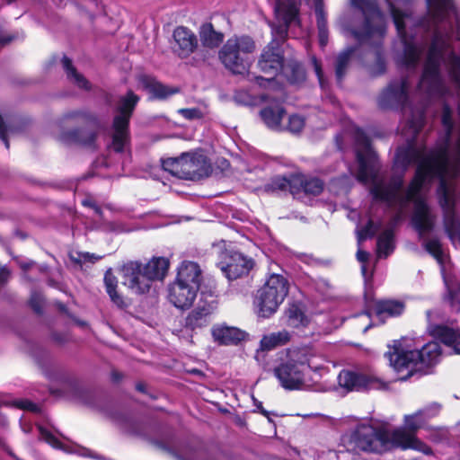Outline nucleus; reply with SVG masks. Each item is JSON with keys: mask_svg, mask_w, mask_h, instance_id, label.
<instances>
[{"mask_svg": "<svg viewBox=\"0 0 460 460\" xmlns=\"http://www.w3.org/2000/svg\"><path fill=\"white\" fill-rule=\"evenodd\" d=\"M244 104H245V105H252V103L245 102Z\"/></svg>", "mask_w": 460, "mask_h": 460, "instance_id": "nucleus-58", "label": "nucleus"}, {"mask_svg": "<svg viewBox=\"0 0 460 460\" xmlns=\"http://www.w3.org/2000/svg\"><path fill=\"white\" fill-rule=\"evenodd\" d=\"M371 327V324H368L367 327H365L364 332H367Z\"/></svg>", "mask_w": 460, "mask_h": 460, "instance_id": "nucleus-55", "label": "nucleus"}, {"mask_svg": "<svg viewBox=\"0 0 460 460\" xmlns=\"http://www.w3.org/2000/svg\"><path fill=\"white\" fill-rule=\"evenodd\" d=\"M62 139L65 140V141H78L84 145H92V143L93 142L94 140V135H91L90 136V138L87 139V140H84V139H81L79 137H78V133L77 132H73L69 135H66V136H63L62 137Z\"/></svg>", "mask_w": 460, "mask_h": 460, "instance_id": "nucleus-43", "label": "nucleus"}, {"mask_svg": "<svg viewBox=\"0 0 460 460\" xmlns=\"http://www.w3.org/2000/svg\"><path fill=\"white\" fill-rule=\"evenodd\" d=\"M201 279L202 271L199 265L191 261H183L178 267L174 281L199 288Z\"/></svg>", "mask_w": 460, "mask_h": 460, "instance_id": "nucleus-16", "label": "nucleus"}, {"mask_svg": "<svg viewBox=\"0 0 460 460\" xmlns=\"http://www.w3.org/2000/svg\"><path fill=\"white\" fill-rule=\"evenodd\" d=\"M13 40V37L4 36V31L0 28V45H5L9 42H11ZM18 131V126L15 121L13 119H7L6 120H4L2 116L0 115V138L4 143L6 148H9V141L8 138L12 136H13Z\"/></svg>", "mask_w": 460, "mask_h": 460, "instance_id": "nucleus-23", "label": "nucleus"}, {"mask_svg": "<svg viewBox=\"0 0 460 460\" xmlns=\"http://www.w3.org/2000/svg\"><path fill=\"white\" fill-rule=\"evenodd\" d=\"M181 156L177 158H168L163 161V168L171 174L178 177V172L181 171Z\"/></svg>", "mask_w": 460, "mask_h": 460, "instance_id": "nucleus-40", "label": "nucleus"}, {"mask_svg": "<svg viewBox=\"0 0 460 460\" xmlns=\"http://www.w3.org/2000/svg\"><path fill=\"white\" fill-rule=\"evenodd\" d=\"M170 261L164 257H154L146 264H142V270L147 279L142 282V288L147 287V282L155 280H162L166 276L169 269Z\"/></svg>", "mask_w": 460, "mask_h": 460, "instance_id": "nucleus-17", "label": "nucleus"}, {"mask_svg": "<svg viewBox=\"0 0 460 460\" xmlns=\"http://www.w3.org/2000/svg\"><path fill=\"white\" fill-rule=\"evenodd\" d=\"M63 67L66 70V76L71 83L82 89H88V81L73 67L71 60L64 57L62 59Z\"/></svg>", "mask_w": 460, "mask_h": 460, "instance_id": "nucleus-31", "label": "nucleus"}, {"mask_svg": "<svg viewBox=\"0 0 460 460\" xmlns=\"http://www.w3.org/2000/svg\"><path fill=\"white\" fill-rule=\"evenodd\" d=\"M13 0H8V2H12Z\"/></svg>", "mask_w": 460, "mask_h": 460, "instance_id": "nucleus-59", "label": "nucleus"}, {"mask_svg": "<svg viewBox=\"0 0 460 460\" xmlns=\"http://www.w3.org/2000/svg\"><path fill=\"white\" fill-rule=\"evenodd\" d=\"M405 305L402 302L397 300H382L375 305V314L379 319L385 317H395L401 315L404 311Z\"/></svg>", "mask_w": 460, "mask_h": 460, "instance_id": "nucleus-22", "label": "nucleus"}, {"mask_svg": "<svg viewBox=\"0 0 460 460\" xmlns=\"http://www.w3.org/2000/svg\"><path fill=\"white\" fill-rule=\"evenodd\" d=\"M83 204H84V206L90 205V203H89L88 201H86V200H84V201H83Z\"/></svg>", "mask_w": 460, "mask_h": 460, "instance_id": "nucleus-56", "label": "nucleus"}, {"mask_svg": "<svg viewBox=\"0 0 460 460\" xmlns=\"http://www.w3.org/2000/svg\"><path fill=\"white\" fill-rule=\"evenodd\" d=\"M83 258L84 260L92 261V259L98 260L100 257H95L93 254H90L88 252L83 254Z\"/></svg>", "mask_w": 460, "mask_h": 460, "instance_id": "nucleus-52", "label": "nucleus"}, {"mask_svg": "<svg viewBox=\"0 0 460 460\" xmlns=\"http://www.w3.org/2000/svg\"><path fill=\"white\" fill-rule=\"evenodd\" d=\"M385 69V65L383 58L378 54L376 57V63L375 66L371 67L370 72L374 75H381Z\"/></svg>", "mask_w": 460, "mask_h": 460, "instance_id": "nucleus-45", "label": "nucleus"}, {"mask_svg": "<svg viewBox=\"0 0 460 460\" xmlns=\"http://www.w3.org/2000/svg\"><path fill=\"white\" fill-rule=\"evenodd\" d=\"M123 284L135 294H145L149 291L152 282H147V287L142 288V282L147 277L142 270V263L138 261H129L122 267Z\"/></svg>", "mask_w": 460, "mask_h": 460, "instance_id": "nucleus-12", "label": "nucleus"}, {"mask_svg": "<svg viewBox=\"0 0 460 460\" xmlns=\"http://www.w3.org/2000/svg\"><path fill=\"white\" fill-rule=\"evenodd\" d=\"M290 340L288 332L283 330L278 332H272L264 335L261 340V349L263 350H270L279 346L287 344Z\"/></svg>", "mask_w": 460, "mask_h": 460, "instance_id": "nucleus-26", "label": "nucleus"}, {"mask_svg": "<svg viewBox=\"0 0 460 460\" xmlns=\"http://www.w3.org/2000/svg\"><path fill=\"white\" fill-rule=\"evenodd\" d=\"M261 118L264 124L270 129L282 130L284 127L281 120L285 115V110L281 103L274 102L264 107L260 111Z\"/></svg>", "mask_w": 460, "mask_h": 460, "instance_id": "nucleus-20", "label": "nucleus"}, {"mask_svg": "<svg viewBox=\"0 0 460 460\" xmlns=\"http://www.w3.org/2000/svg\"><path fill=\"white\" fill-rule=\"evenodd\" d=\"M178 112L186 119H201L203 114L201 111L198 108H190V109H180Z\"/></svg>", "mask_w": 460, "mask_h": 460, "instance_id": "nucleus-42", "label": "nucleus"}, {"mask_svg": "<svg viewBox=\"0 0 460 460\" xmlns=\"http://www.w3.org/2000/svg\"><path fill=\"white\" fill-rule=\"evenodd\" d=\"M433 335L441 340V341L454 349V350L460 354V331L445 326H437L432 332Z\"/></svg>", "mask_w": 460, "mask_h": 460, "instance_id": "nucleus-24", "label": "nucleus"}, {"mask_svg": "<svg viewBox=\"0 0 460 460\" xmlns=\"http://www.w3.org/2000/svg\"><path fill=\"white\" fill-rule=\"evenodd\" d=\"M104 283L111 301L119 307H122L124 305L123 298L116 291L117 279L110 270L104 276Z\"/></svg>", "mask_w": 460, "mask_h": 460, "instance_id": "nucleus-34", "label": "nucleus"}, {"mask_svg": "<svg viewBox=\"0 0 460 460\" xmlns=\"http://www.w3.org/2000/svg\"><path fill=\"white\" fill-rule=\"evenodd\" d=\"M139 84L150 95L151 99H165L178 93L177 88L164 85L148 75L140 76Z\"/></svg>", "mask_w": 460, "mask_h": 460, "instance_id": "nucleus-19", "label": "nucleus"}, {"mask_svg": "<svg viewBox=\"0 0 460 460\" xmlns=\"http://www.w3.org/2000/svg\"><path fill=\"white\" fill-rule=\"evenodd\" d=\"M376 229L374 226V223L372 221H368L366 226L357 230L358 243H360L361 242L365 241L367 238L373 237L376 234Z\"/></svg>", "mask_w": 460, "mask_h": 460, "instance_id": "nucleus-41", "label": "nucleus"}, {"mask_svg": "<svg viewBox=\"0 0 460 460\" xmlns=\"http://www.w3.org/2000/svg\"><path fill=\"white\" fill-rule=\"evenodd\" d=\"M293 181H299L303 190L311 195H318L323 190V183L317 178H294Z\"/></svg>", "mask_w": 460, "mask_h": 460, "instance_id": "nucleus-35", "label": "nucleus"}, {"mask_svg": "<svg viewBox=\"0 0 460 460\" xmlns=\"http://www.w3.org/2000/svg\"><path fill=\"white\" fill-rule=\"evenodd\" d=\"M16 406L20 409L30 411L32 412L40 411V407L29 400H22L16 402Z\"/></svg>", "mask_w": 460, "mask_h": 460, "instance_id": "nucleus-44", "label": "nucleus"}, {"mask_svg": "<svg viewBox=\"0 0 460 460\" xmlns=\"http://www.w3.org/2000/svg\"><path fill=\"white\" fill-rule=\"evenodd\" d=\"M305 352H306V355L311 358H314V364H321L322 365V369L320 371H314V373H318V374H322V372L323 371L324 369V366H323V362L324 360L321 358V357H318L314 354H313L312 352L306 350V349H304Z\"/></svg>", "mask_w": 460, "mask_h": 460, "instance_id": "nucleus-49", "label": "nucleus"}, {"mask_svg": "<svg viewBox=\"0 0 460 460\" xmlns=\"http://www.w3.org/2000/svg\"><path fill=\"white\" fill-rule=\"evenodd\" d=\"M408 79L392 82L380 94L378 105L383 109L402 106L405 125L402 134L407 146L397 149L394 162L398 167L418 164L416 174L408 189H402V177L394 178L388 184L378 176L376 155L372 150L368 137L359 128L354 130L358 170V181L371 185V193L376 200L386 203L397 211L394 221L401 220L411 202L414 204L412 224L420 237L432 230L435 217L425 201L426 192L433 180H438V203L443 210L444 227L450 238L460 242V128L452 122V111L445 105L442 123L446 137L435 149L428 151L415 142V137L423 125V108L417 110L407 106Z\"/></svg>", "mask_w": 460, "mask_h": 460, "instance_id": "nucleus-1", "label": "nucleus"}, {"mask_svg": "<svg viewBox=\"0 0 460 460\" xmlns=\"http://www.w3.org/2000/svg\"><path fill=\"white\" fill-rule=\"evenodd\" d=\"M299 6L300 0H277L275 14L279 24L271 26L273 40L264 49L258 62L260 69L265 74L277 75L283 68L279 41L286 39L291 24L300 26Z\"/></svg>", "mask_w": 460, "mask_h": 460, "instance_id": "nucleus-3", "label": "nucleus"}, {"mask_svg": "<svg viewBox=\"0 0 460 460\" xmlns=\"http://www.w3.org/2000/svg\"><path fill=\"white\" fill-rule=\"evenodd\" d=\"M353 52H354V49L349 48V49H347L345 51L341 52L338 56L337 62H336V76H337L338 81H341V79L344 75L345 70L348 66L349 58Z\"/></svg>", "mask_w": 460, "mask_h": 460, "instance_id": "nucleus-36", "label": "nucleus"}, {"mask_svg": "<svg viewBox=\"0 0 460 460\" xmlns=\"http://www.w3.org/2000/svg\"><path fill=\"white\" fill-rule=\"evenodd\" d=\"M199 288L173 281L168 288V299L177 308L189 309L197 297Z\"/></svg>", "mask_w": 460, "mask_h": 460, "instance_id": "nucleus-13", "label": "nucleus"}, {"mask_svg": "<svg viewBox=\"0 0 460 460\" xmlns=\"http://www.w3.org/2000/svg\"><path fill=\"white\" fill-rule=\"evenodd\" d=\"M288 281L283 275L270 274L255 295L253 305L256 314L262 318L274 314L288 296Z\"/></svg>", "mask_w": 460, "mask_h": 460, "instance_id": "nucleus-6", "label": "nucleus"}, {"mask_svg": "<svg viewBox=\"0 0 460 460\" xmlns=\"http://www.w3.org/2000/svg\"><path fill=\"white\" fill-rule=\"evenodd\" d=\"M434 414L429 409L419 410L413 414L404 416V426L409 431H415L421 428Z\"/></svg>", "mask_w": 460, "mask_h": 460, "instance_id": "nucleus-25", "label": "nucleus"}, {"mask_svg": "<svg viewBox=\"0 0 460 460\" xmlns=\"http://www.w3.org/2000/svg\"><path fill=\"white\" fill-rule=\"evenodd\" d=\"M252 267L253 261L237 252H230L226 261L220 262L221 270L231 280L248 275Z\"/></svg>", "mask_w": 460, "mask_h": 460, "instance_id": "nucleus-11", "label": "nucleus"}, {"mask_svg": "<svg viewBox=\"0 0 460 460\" xmlns=\"http://www.w3.org/2000/svg\"><path fill=\"white\" fill-rule=\"evenodd\" d=\"M274 184L279 190H286L291 185V181L287 178H279L275 180Z\"/></svg>", "mask_w": 460, "mask_h": 460, "instance_id": "nucleus-48", "label": "nucleus"}, {"mask_svg": "<svg viewBox=\"0 0 460 460\" xmlns=\"http://www.w3.org/2000/svg\"><path fill=\"white\" fill-rule=\"evenodd\" d=\"M255 50L254 41L248 36L227 40L219 51L223 65L234 74H243L250 66L249 56Z\"/></svg>", "mask_w": 460, "mask_h": 460, "instance_id": "nucleus-8", "label": "nucleus"}, {"mask_svg": "<svg viewBox=\"0 0 460 460\" xmlns=\"http://www.w3.org/2000/svg\"><path fill=\"white\" fill-rule=\"evenodd\" d=\"M287 315L289 324L294 327L305 323V317L300 308L296 305H291L287 311Z\"/></svg>", "mask_w": 460, "mask_h": 460, "instance_id": "nucleus-38", "label": "nucleus"}, {"mask_svg": "<svg viewBox=\"0 0 460 460\" xmlns=\"http://www.w3.org/2000/svg\"><path fill=\"white\" fill-rule=\"evenodd\" d=\"M41 303H42V298L40 295L34 294L31 296V305L32 308L38 313L40 312V310H41Z\"/></svg>", "mask_w": 460, "mask_h": 460, "instance_id": "nucleus-47", "label": "nucleus"}, {"mask_svg": "<svg viewBox=\"0 0 460 460\" xmlns=\"http://www.w3.org/2000/svg\"><path fill=\"white\" fill-rule=\"evenodd\" d=\"M361 270H362V273H363L364 277H366V271H367V267H366V265H362V267H361Z\"/></svg>", "mask_w": 460, "mask_h": 460, "instance_id": "nucleus-54", "label": "nucleus"}, {"mask_svg": "<svg viewBox=\"0 0 460 460\" xmlns=\"http://www.w3.org/2000/svg\"><path fill=\"white\" fill-rule=\"evenodd\" d=\"M40 438L46 441L54 448L61 449L66 453L77 454L83 456L93 457L89 449L74 443H63L53 434L42 427H39Z\"/></svg>", "mask_w": 460, "mask_h": 460, "instance_id": "nucleus-18", "label": "nucleus"}, {"mask_svg": "<svg viewBox=\"0 0 460 460\" xmlns=\"http://www.w3.org/2000/svg\"><path fill=\"white\" fill-rule=\"evenodd\" d=\"M321 364H314L305 350H294L286 361L274 368V376L285 390H303L309 388L314 380L310 371H320Z\"/></svg>", "mask_w": 460, "mask_h": 460, "instance_id": "nucleus-5", "label": "nucleus"}, {"mask_svg": "<svg viewBox=\"0 0 460 460\" xmlns=\"http://www.w3.org/2000/svg\"><path fill=\"white\" fill-rule=\"evenodd\" d=\"M256 83L261 86H266V84H272V78H263L261 76L255 77Z\"/></svg>", "mask_w": 460, "mask_h": 460, "instance_id": "nucleus-50", "label": "nucleus"}, {"mask_svg": "<svg viewBox=\"0 0 460 460\" xmlns=\"http://www.w3.org/2000/svg\"><path fill=\"white\" fill-rule=\"evenodd\" d=\"M211 332L214 340L224 345L236 343L243 337V333L237 328L225 325L214 326Z\"/></svg>", "mask_w": 460, "mask_h": 460, "instance_id": "nucleus-21", "label": "nucleus"}, {"mask_svg": "<svg viewBox=\"0 0 460 460\" xmlns=\"http://www.w3.org/2000/svg\"><path fill=\"white\" fill-rule=\"evenodd\" d=\"M337 379L339 385L347 391L385 390L387 388V384L374 375L347 369L341 371Z\"/></svg>", "mask_w": 460, "mask_h": 460, "instance_id": "nucleus-10", "label": "nucleus"}, {"mask_svg": "<svg viewBox=\"0 0 460 460\" xmlns=\"http://www.w3.org/2000/svg\"><path fill=\"white\" fill-rule=\"evenodd\" d=\"M172 49L181 58H188L198 47L193 31L184 26L177 27L172 33Z\"/></svg>", "mask_w": 460, "mask_h": 460, "instance_id": "nucleus-14", "label": "nucleus"}, {"mask_svg": "<svg viewBox=\"0 0 460 460\" xmlns=\"http://www.w3.org/2000/svg\"><path fill=\"white\" fill-rule=\"evenodd\" d=\"M407 341H395L385 356L398 374L399 380H406L418 369L419 365L430 366L441 356V348L437 341L428 342L421 349H412Z\"/></svg>", "mask_w": 460, "mask_h": 460, "instance_id": "nucleus-4", "label": "nucleus"}, {"mask_svg": "<svg viewBox=\"0 0 460 460\" xmlns=\"http://www.w3.org/2000/svg\"><path fill=\"white\" fill-rule=\"evenodd\" d=\"M445 285L448 290V299L452 307L460 309V286L450 284L447 275L443 276Z\"/></svg>", "mask_w": 460, "mask_h": 460, "instance_id": "nucleus-37", "label": "nucleus"}, {"mask_svg": "<svg viewBox=\"0 0 460 460\" xmlns=\"http://www.w3.org/2000/svg\"><path fill=\"white\" fill-rule=\"evenodd\" d=\"M8 275V271L3 268V269H0V281L1 280H4Z\"/></svg>", "mask_w": 460, "mask_h": 460, "instance_id": "nucleus-53", "label": "nucleus"}, {"mask_svg": "<svg viewBox=\"0 0 460 460\" xmlns=\"http://www.w3.org/2000/svg\"><path fill=\"white\" fill-rule=\"evenodd\" d=\"M138 97L132 92L122 97L119 102L111 130V145L115 152L126 151L129 144L128 122Z\"/></svg>", "mask_w": 460, "mask_h": 460, "instance_id": "nucleus-9", "label": "nucleus"}, {"mask_svg": "<svg viewBox=\"0 0 460 460\" xmlns=\"http://www.w3.org/2000/svg\"><path fill=\"white\" fill-rule=\"evenodd\" d=\"M425 249L429 252L439 263L441 267L442 276L446 274L447 255L444 253L439 241L437 239L427 240L424 243Z\"/></svg>", "mask_w": 460, "mask_h": 460, "instance_id": "nucleus-30", "label": "nucleus"}, {"mask_svg": "<svg viewBox=\"0 0 460 460\" xmlns=\"http://www.w3.org/2000/svg\"><path fill=\"white\" fill-rule=\"evenodd\" d=\"M311 61H312V64L314 66V72H315V74H316V75L318 77L320 85L322 87H323V71H322V68H321V65H320V63L318 62V60L316 59L315 57H313Z\"/></svg>", "mask_w": 460, "mask_h": 460, "instance_id": "nucleus-46", "label": "nucleus"}, {"mask_svg": "<svg viewBox=\"0 0 460 460\" xmlns=\"http://www.w3.org/2000/svg\"><path fill=\"white\" fill-rule=\"evenodd\" d=\"M352 5L359 9L365 22L361 31H351L352 36L360 43L379 45L386 32V21L377 8L375 0H350Z\"/></svg>", "mask_w": 460, "mask_h": 460, "instance_id": "nucleus-7", "label": "nucleus"}, {"mask_svg": "<svg viewBox=\"0 0 460 460\" xmlns=\"http://www.w3.org/2000/svg\"><path fill=\"white\" fill-rule=\"evenodd\" d=\"M394 233L391 229L385 230L378 238L377 253L379 257H386L394 251Z\"/></svg>", "mask_w": 460, "mask_h": 460, "instance_id": "nucleus-33", "label": "nucleus"}, {"mask_svg": "<svg viewBox=\"0 0 460 460\" xmlns=\"http://www.w3.org/2000/svg\"><path fill=\"white\" fill-rule=\"evenodd\" d=\"M200 40L204 46L215 48L222 42L223 35L217 32L210 24H206L201 27Z\"/></svg>", "mask_w": 460, "mask_h": 460, "instance_id": "nucleus-32", "label": "nucleus"}, {"mask_svg": "<svg viewBox=\"0 0 460 460\" xmlns=\"http://www.w3.org/2000/svg\"><path fill=\"white\" fill-rule=\"evenodd\" d=\"M137 389L140 391H143V386L139 385H137Z\"/></svg>", "mask_w": 460, "mask_h": 460, "instance_id": "nucleus-57", "label": "nucleus"}, {"mask_svg": "<svg viewBox=\"0 0 460 460\" xmlns=\"http://www.w3.org/2000/svg\"><path fill=\"white\" fill-rule=\"evenodd\" d=\"M217 295L215 290L206 289L201 291L199 303L196 307L199 310H204L205 312L213 314L217 310Z\"/></svg>", "mask_w": 460, "mask_h": 460, "instance_id": "nucleus-29", "label": "nucleus"}, {"mask_svg": "<svg viewBox=\"0 0 460 460\" xmlns=\"http://www.w3.org/2000/svg\"><path fill=\"white\" fill-rule=\"evenodd\" d=\"M315 13L317 17L318 37L321 47L326 46L328 42V30L325 13L323 9L322 0H314Z\"/></svg>", "mask_w": 460, "mask_h": 460, "instance_id": "nucleus-28", "label": "nucleus"}, {"mask_svg": "<svg viewBox=\"0 0 460 460\" xmlns=\"http://www.w3.org/2000/svg\"><path fill=\"white\" fill-rule=\"evenodd\" d=\"M305 127V119L300 115H291L288 118V124L287 129L292 133L300 132Z\"/></svg>", "mask_w": 460, "mask_h": 460, "instance_id": "nucleus-39", "label": "nucleus"}, {"mask_svg": "<svg viewBox=\"0 0 460 460\" xmlns=\"http://www.w3.org/2000/svg\"><path fill=\"white\" fill-rule=\"evenodd\" d=\"M357 258L360 262L365 263L368 259V253L364 251L358 250L357 252Z\"/></svg>", "mask_w": 460, "mask_h": 460, "instance_id": "nucleus-51", "label": "nucleus"}, {"mask_svg": "<svg viewBox=\"0 0 460 460\" xmlns=\"http://www.w3.org/2000/svg\"><path fill=\"white\" fill-rule=\"evenodd\" d=\"M212 314L195 308L186 317V326L191 330L206 327L210 323Z\"/></svg>", "mask_w": 460, "mask_h": 460, "instance_id": "nucleus-27", "label": "nucleus"}, {"mask_svg": "<svg viewBox=\"0 0 460 460\" xmlns=\"http://www.w3.org/2000/svg\"><path fill=\"white\" fill-rule=\"evenodd\" d=\"M181 161L178 178L193 180L199 177L206 169V156L201 154H183Z\"/></svg>", "mask_w": 460, "mask_h": 460, "instance_id": "nucleus-15", "label": "nucleus"}, {"mask_svg": "<svg viewBox=\"0 0 460 460\" xmlns=\"http://www.w3.org/2000/svg\"><path fill=\"white\" fill-rule=\"evenodd\" d=\"M350 442L361 451L369 453H383L393 447L403 449L412 448L431 454V448L419 440L414 434L403 429H396L390 433L388 429L377 420L359 423L350 434Z\"/></svg>", "mask_w": 460, "mask_h": 460, "instance_id": "nucleus-2", "label": "nucleus"}]
</instances>
